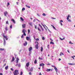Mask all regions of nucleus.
Returning a JSON list of instances; mask_svg holds the SVG:
<instances>
[{
	"instance_id": "1",
	"label": "nucleus",
	"mask_w": 75,
	"mask_h": 75,
	"mask_svg": "<svg viewBox=\"0 0 75 75\" xmlns=\"http://www.w3.org/2000/svg\"><path fill=\"white\" fill-rule=\"evenodd\" d=\"M13 74L14 75H18L19 74L18 70L17 69L15 70V71L13 72Z\"/></svg>"
},
{
	"instance_id": "2",
	"label": "nucleus",
	"mask_w": 75,
	"mask_h": 75,
	"mask_svg": "<svg viewBox=\"0 0 75 75\" xmlns=\"http://www.w3.org/2000/svg\"><path fill=\"white\" fill-rule=\"evenodd\" d=\"M25 32H27L26 30H25V29H23L22 30V33H23V35L24 36H26V34H25Z\"/></svg>"
},
{
	"instance_id": "3",
	"label": "nucleus",
	"mask_w": 75,
	"mask_h": 75,
	"mask_svg": "<svg viewBox=\"0 0 75 75\" xmlns=\"http://www.w3.org/2000/svg\"><path fill=\"white\" fill-rule=\"evenodd\" d=\"M3 37L4 38H6V40H8V38H7V36L4 35H4H3Z\"/></svg>"
},
{
	"instance_id": "4",
	"label": "nucleus",
	"mask_w": 75,
	"mask_h": 75,
	"mask_svg": "<svg viewBox=\"0 0 75 75\" xmlns=\"http://www.w3.org/2000/svg\"><path fill=\"white\" fill-rule=\"evenodd\" d=\"M7 14H8V12L7 11H6L5 12H4V15L6 17H7Z\"/></svg>"
},
{
	"instance_id": "5",
	"label": "nucleus",
	"mask_w": 75,
	"mask_h": 75,
	"mask_svg": "<svg viewBox=\"0 0 75 75\" xmlns=\"http://www.w3.org/2000/svg\"><path fill=\"white\" fill-rule=\"evenodd\" d=\"M33 49V47H30L29 49V51H31Z\"/></svg>"
},
{
	"instance_id": "6",
	"label": "nucleus",
	"mask_w": 75,
	"mask_h": 75,
	"mask_svg": "<svg viewBox=\"0 0 75 75\" xmlns=\"http://www.w3.org/2000/svg\"><path fill=\"white\" fill-rule=\"evenodd\" d=\"M19 61V58H18V57H17L16 63L17 64L18 63V62Z\"/></svg>"
},
{
	"instance_id": "7",
	"label": "nucleus",
	"mask_w": 75,
	"mask_h": 75,
	"mask_svg": "<svg viewBox=\"0 0 75 75\" xmlns=\"http://www.w3.org/2000/svg\"><path fill=\"white\" fill-rule=\"evenodd\" d=\"M44 65H45V64H44L43 63H42L40 64L39 66H40V67H42H42L43 66H44Z\"/></svg>"
},
{
	"instance_id": "8",
	"label": "nucleus",
	"mask_w": 75,
	"mask_h": 75,
	"mask_svg": "<svg viewBox=\"0 0 75 75\" xmlns=\"http://www.w3.org/2000/svg\"><path fill=\"white\" fill-rule=\"evenodd\" d=\"M30 65V64L29 62H28V63H27L26 64V66L27 67H28V66Z\"/></svg>"
},
{
	"instance_id": "9",
	"label": "nucleus",
	"mask_w": 75,
	"mask_h": 75,
	"mask_svg": "<svg viewBox=\"0 0 75 75\" xmlns=\"http://www.w3.org/2000/svg\"><path fill=\"white\" fill-rule=\"evenodd\" d=\"M11 21H13L14 24H16V21H14V20L13 19H12L11 20Z\"/></svg>"
},
{
	"instance_id": "10",
	"label": "nucleus",
	"mask_w": 75,
	"mask_h": 75,
	"mask_svg": "<svg viewBox=\"0 0 75 75\" xmlns=\"http://www.w3.org/2000/svg\"><path fill=\"white\" fill-rule=\"evenodd\" d=\"M25 24H23L22 25L23 28H24L25 27Z\"/></svg>"
},
{
	"instance_id": "11",
	"label": "nucleus",
	"mask_w": 75,
	"mask_h": 75,
	"mask_svg": "<svg viewBox=\"0 0 75 75\" xmlns=\"http://www.w3.org/2000/svg\"><path fill=\"white\" fill-rule=\"evenodd\" d=\"M25 42V43L23 44V45H24V46H26L27 44V42Z\"/></svg>"
},
{
	"instance_id": "12",
	"label": "nucleus",
	"mask_w": 75,
	"mask_h": 75,
	"mask_svg": "<svg viewBox=\"0 0 75 75\" xmlns=\"http://www.w3.org/2000/svg\"><path fill=\"white\" fill-rule=\"evenodd\" d=\"M4 29L6 31H8V28L6 26L5 28Z\"/></svg>"
},
{
	"instance_id": "13",
	"label": "nucleus",
	"mask_w": 75,
	"mask_h": 75,
	"mask_svg": "<svg viewBox=\"0 0 75 75\" xmlns=\"http://www.w3.org/2000/svg\"><path fill=\"white\" fill-rule=\"evenodd\" d=\"M38 44H36V45L35 46V48L36 49H38Z\"/></svg>"
},
{
	"instance_id": "14",
	"label": "nucleus",
	"mask_w": 75,
	"mask_h": 75,
	"mask_svg": "<svg viewBox=\"0 0 75 75\" xmlns=\"http://www.w3.org/2000/svg\"><path fill=\"white\" fill-rule=\"evenodd\" d=\"M69 64L70 65H75V64H74V63H69Z\"/></svg>"
},
{
	"instance_id": "15",
	"label": "nucleus",
	"mask_w": 75,
	"mask_h": 75,
	"mask_svg": "<svg viewBox=\"0 0 75 75\" xmlns=\"http://www.w3.org/2000/svg\"><path fill=\"white\" fill-rule=\"evenodd\" d=\"M14 60H15V58H14V57H12V60L11 61V62L14 61Z\"/></svg>"
},
{
	"instance_id": "16",
	"label": "nucleus",
	"mask_w": 75,
	"mask_h": 75,
	"mask_svg": "<svg viewBox=\"0 0 75 75\" xmlns=\"http://www.w3.org/2000/svg\"><path fill=\"white\" fill-rule=\"evenodd\" d=\"M8 66H7L5 67V69L6 70H7L8 69Z\"/></svg>"
},
{
	"instance_id": "17",
	"label": "nucleus",
	"mask_w": 75,
	"mask_h": 75,
	"mask_svg": "<svg viewBox=\"0 0 75 75\" xmlns=\"http://www.w3.org/2000/svg\"><path fill=\"white\" fill-rule=\"evenodd\" d=\"M54 68L55 71H56V72H57V71H58V69H57V67H55Z\"/></svg>"
},
{
	"instance_id": "18",
	"label": "nucleus",
	"mask_w": 75,
	"mask_h": 75,
	"mask_svg": "<svg viewBox=\"0 0 75 75\" xmlns=\"http://www.w3.org/2000/svg\"><path fill=\"white\" fill-rule=\"evenodd\" d=\"M34 63L35 64H36L37 63V60L36 59H35V61L34 62Z\"/></svg>"
},
{
	"instance_id": "19",
	"label": "nucleus",
	"mask_w": 75,
	"mask_h": 75,
	"mask_svg": "<svg viewBox=\"0 0 75 75\" xmlns=\"http://www.w3.org/2000/svg\"><path fill=\"white\" fill-rule=\"evenodd\" d=\"M26 38L27 40H28V41L29 40H30V38L28 37H27Z\"/></svg>"
},
{
	"instance_id": "20",
	"label": "nucleus",
	"mask_w": 75,
	"mask_h": 75,
	"mask_svg": "<svg viewBox=\"0 0 75 75\" xmlns=\"http://www.w3.org/2000/svg\"><path fill=\"white\" fill-rule=\"evenodd\" d=\"M33 71V68L32 67L30 69V71Z\"/></svg>"
},
{
	"instance_id": "21",
	"label": "nucleus",
	"mask_w": 75,
	"mask_h": 75,
	"mask_svg": "<svg viewBox=\"0 0 75 75\" xmlns=\"http://www.w3.org/2000/svg\"><path fill=\"white\" fill-rule=\"evenodd\" d=\"M46 71H47V72H50V71H51V69H47Z\"/></svg>"
},
{
	"instance_id": "22",
	"label": "nucleus",
	"mask_w": 75,
	"mask_h": 75,
	"mask_svg": "<svg viewBox=\"0 0 75 75\" xmlns=\"http://www.w3.org/2000/svg\"><path fill=\"white\" fill-rule=\"evenodd\" d=\"M20 19L22 21H24V19H23V18L22 17H21L20 18Z\"/></svg>"
},
{
	"instance_id": "23",
	"label": "nucleus",
	"mask_w": 75,
	"mask_h": 75,
	"mask_svg": "<svg viewBox=\"0 0 75 75\" xmlns=\"http://www.w3.org/2000/svg\"><path fill=\"white\" fill-rule=\"evenodd\" d=\"M68 16H67V20H69V16L70 15L69 14L68 15Z\"/></svg>"
},
{
	"instance_id": "24",
	"label": "nucleus",
	"mask_w": 75,
	"mask_h": 75,
	"mask_svg": "<svg viewBox=\"0 0 75 75\" xmlns=\"http://www.w3.org/2000/svg\"><path fill=\"white\" fill-rule=\"evenodd\" d=\"M0 51H4V49H2V48H0Z\"/></svg>"
},
{
	"instance_id": "25",
	"label": "nucleus",
	"mask_w": 75,
	"mask_h": 75,
	"mask_svg": "<svg viewBox=\"0 0 75 75\" xmlns=\"http://www.w3.org/2000/svg\"><path fill=\"white\" fill-rule=\"evenodd\" d=\"M64 55V53H63L62 52H60V56H61V55Z\"/></svg>"
},
{
	"instance_id": "26",
	"label": "nucleus",
	"mask_w": 75,
	"mask_h": 75,
	"mask_svg": "<svg viewBox=\"0 0 75 75\" xmlns=\"http://www.w3.org/2000/svg\"><path fill=\"white\" fill-rule=\"evenodd\" d=\"M38 31H41V30L39 27L38 28Z\"/></svg>"
},
{
	"instance_id": "27",
	"label": "nucleus",
	"mask_w": 75,
	"mask_h": 75,
	"mask_svg": "<svg viewBox=\"0 0 75 75\" xmlns=\"http://www.w3.org/2000/svg\"><path fill=\"white\" fill-rule=\"evenodd\" d=\"M28 24H29V25H30L31 26H33V25H32V23H29Z\"/></svg>"
},
{
	"instance_id": "28",
	"label": "nucleus",
	"mask_w": 75,
	"mask_h": 75,
	"mask_svg": "<svg viewBox=\"0 0 75 75\" xmlns=\"http://www.w3.org/2000/svg\"><path fill=\"white\" fill-rule=\"evenodd\" d=\"M51 26H52V27H53V28L54 29V30H56L55 28L54 27L53 25H51Z\"/></svg>"
},
{
	"instance_id": "29",
	"label": "nucleus",
	"mask_w": 75,
	"mask_h": 75,
	"mask_svg": "<svg viewBox=\"0 0 75 75\" xmlns=\"http://www.w3.org/2000/svg\"><path fill=\"white\" fill-rule=\"evenodd\" d=\"M26 6L27 7H28V8H30V6H28V5H26Z\"/></svg>"
},
{
	"instance_id": "30",
	"label": "nucleus",
	"mask_w": 75,
	"mask_h": 75,
	"mask_svg": "<svg viewBox=\"0 0 75 75\" xmlns=\"http://www.w3.org/2000/svg\"><path fill=\"white\" fill-rule=\"evenodd\" d=\"M42 51H43V48L42 47L41 49V52H42Z\"/></svg>"
},
{
	"instance_id": "31",
	"label": "nucleus",
	"mask_w": 75,
	"mask_h": 75,
	"mask_svg": "<svg viewBox=\"0 0 75 75\" xmlns=\"http://www.w3.org/2000/svg\"><path fill=\"white\" fill-rule=\"evenodd\" d=\"M50 44H53H53H54V42H50Z\"/></svg>"
},
{
	"instance_id": "32",
	"label": "nucleus",
	"mask_w": 75,
	"mask_h": 75,
	"mask_svg": "<svg viewBox=\"0 0 75 75\" xmlns=\"http://www.w3.org/2000/svg\"><path fill=\"white\" fill-rule=\"evenodd\" d=\"M28 34H30V29L28 30Z\"/></svg>"
},
{
	"instance_id": "33",
	"label": "nucleus",
	"mask_w": 75,
	"mask_h": 75,
	"mask_svg": "<svg viewBox=\"0 0 75 75\" xmlns=\"http://www.w3.org/2000/svg\"><path fill=\"white\" fill-rule=\"evenodd\" d=\"M42 16H46V14H45L44 13L42 14Z\"/></svg>"
},
{
	"instance_id": "34",
	"label": "nucleus",
	"mask_w": 75,
	"mask_h": 75,
	"mask_svg": "<svg viewBox=\"0 0 75 75\" xmlns=\"http://www.w3.org/2000/svg\"><path fill=\"white\" fill-rule=\"evenodd\" d=\"M20 75H23V72L22 71H21Z\"/></svg>"
},
{
	"instance_id": "35",
	"label": "nucleus",
	"mask_w": 75,
	"mask_h": 75,
	"mask_svg": "<svg viewBox=\"0 0 75 75\" xmlns=\"http://www.w3.org/2000/svg\"><path fill=\"white\" fill-rule=\"evenodd\" d=\"M69 44H73V43H72V42H71V41H70L69 42Z\"/></svg>"
},
{
	"instance_id": "36",
	"label": "nucleus",
	"mask_w": 75,
	"mask_h": 75,
	"mask_svg": "<svg viewBox=\"0 0 75 75\" xmlns=\"http://www.w3.org/2000/svg\"><path fill=\"white\" fill-rule=\"evenodd\" d=\"M52 67H53V68H55L56 67H55V66H53V65H52Z\"/></svg>"
},
{
	"instance_id": "37",
	"label": "nucleus",
	"mask_w": 75,
	"mask_h": 75,
	"mask_svg": "<svg viewBox=\"0 0 75 75\" xmlns=\"http://www.w3.org/2000/svg\"><path fill=\"white\" fill-rule=\"evenodd\" d=\"M25 10V8H23L22 9V11H24Z\"/></svg>"
},
{
	"instance_id": "38",
	"label": "nucleus",
	"mask_w": 75,
	"mask_h": 75,
	"mask_svg": "<svg viewBox=\"0 0 75 75\" xmlns=\"http://www.w3.org/2000/svg\"><path fill=\"white\" fill-rule=\"evenodd\" d=\"M42 40H45V38L44 37H42Z\"/></svg>"
},
{
	"instance_id": "39",
	"label": "nucleus",
	"mask_w": 75,
	"mask_h": 75,
	"mask_svg": "<svg viewBox=\"0 0 75 75\" xmlns=\"http://www.w3.org/2000/svg\"><path fill=\"white\" fill-rule=\"evenodd\" d=\"M9 5H10V3L8 2L7 3V6H9Z\"/></svg>"
},
{
	"instance_id": "40",
	"label": "nucleus",
	"mask_w": 75,
	"mask_h": 75,
	"mask_svg": "<svg viewBox=\"0 0 75 75\" xmlns=\"http://www.w3.org/2000/svg\"><path fill=\"white\" fill-rule=\"evenodd\" d=\"M6 24H8V21H7L6 22Z\"/></svg>"
},
{
	"instance_id": "41",
	"label": "nucleus",
	"mask_w": 75,
	"mask_h": 75,
	"mask_svg": "<svg viewBox=\"0 0 75 75\" xmlns=\"http://www.w3.org/2000/svg\"><path fill=\"white\" fill-rule=\"evenodd\" d=\"M12 25H11L10 26V28H12Z\"/></svg>"
},
{
	"instance_id": "42",
	"label": "nucleus",
	"mask_w": 75,
	"mask_h": 75,
	"mask_svg": "<svg viewBox=\"0 0 75 75\" xmlns=\"http://www.w3.org/2000/svg\"><path fill=\"white\" fill-rule=\"evenodd\" d=\"M60 39L61 40H64V38H63V39H62L60 37Z\"/></svg>"
},
{
	"instance_id": "43",
	"label": "nucleus",
	"mask_w": 75,
	"mask_h": 75,
	"mask_svg": "<svg viewBox=\"0 0 75 75\" xmlns=\"http://www.w3.org/2000/svg\"><path fill=\"white\" fill-rule=\"evenodd\" d=\"M6 40H4V44H6Z\"/></svg>"
},
{
	"instance_id": "44",
	"label": "nucleus",
	"mask_w": 75,
	"mask_h": 75,
	"mask_svg": "<svg viewBox=\"0 0 75 75\" xmlns=\"http://www.w3.org/2000/svg\"><path fill=\"white\" fill-rule=\"evenodd\" d=\"M21 38H24V36L23 35H22L21 36Z\"/></svg>"
},
{
	"instance_id": "45",
	"label": "nucleus",
	"mask_w": 75,
	"mask_h": 75,
	"mask_svg": "<svg viewBox=\"0 0 75 75\" xmlns=\"http://www.w3.org/2000/svg\"><path fill=\"white\" fill-rule=\"evenodd\" d=\"M11 71H14V70H13V68H11Z\"/></svg>"
},
{
	"instance_id": "46",
	"label": "nucleus",
	"mask_w": 75,
	"mask_h": 75,
	"mask_svg": "<svg viewBox=\"0 0 75 75\" xmlns=\"http://www.w3.org/2000/svg\"><path fill=\"white\" fill-rule=\"evenodd\" d=\"M39 26H40V27H41V28H42V27L41 25H40V24H39Z\"/></svg>"
},
{
	"instance_id": "47",
	"label": "nucleus",
	"mask_w": 75,
	"mask_h": 75,
	"mask_svg": "<svg viewBox=\"0 0 75 75\" xmlns=\"http://www.w3.org/2000/svg\"><path fill=\"white\" fill-rule=\"evenodd\" d=\"M36 41H39V39L38 38H37L35 39Z\"/></svg>"
},
{
	"instance_id": "48",
	"label": "nucleus",
	"mask_w": 75,
	"mask_h": 75,
	"mask_svg": "<svg viewBox=\"0 0 75 75\" xmlns=\"http://www.w3.org/2000/svg\"><path fill=\"white\" fill-rule=\"evenodd\" d=\"M39 59H41V60H42V58H40V57H39Z\"/></svg>"
},
{
	"instance_id": "49",
	"label": "nucleus",
	"mask_w": 75,
	"mask_h": 75,
	"mask_svg": "<svg viewBox=\"0 0 75 75\" xmlns=\"http://www.w3.org/2000/svg\"><path fill=\"white\" fill-rule=\"evenodd\" d=\"M42 28V31H44V29H43V28H42H42Z\"/></svg>"
},
{
	"instance_id": "50",
	"label": "nucleus",
	"mask_w": 75,
	"mask_h": 75,
	"mask_svg": "<svg viewBox=\"0 0 75 75\" xmlns=\"http://www.w3.org/2000/svg\"><path fill=\"white\" fill-rule=\"evenodd\" d=\"M43 27H44V28H45V30H47V28H46L45 27V26H44V25H43Z\"/></svg>"
},
{
	"instance_id": "51",
	"label": "nucleus",
	"mask_w": 75,
	"mask_h": 75,
	"mask_svg": "<svg viewBox=\"0 0 75 75\" xmlns=\"http://www.w3.org/2000/svg\"><path fill=\"white\" fill-rule=\"evenodd\" d=\"M35 28L36 29H37V26L35 25Z\"/></svg>"
},
{
	"instance_id": "52",
	"label": "nucleus",
	"mask_w": 75,
	"mask_h": 75,
	"mask_svg": "<svg viewBox=\"0 0 75 75\" xmlns=\"http://www.w3.org/2000/svg\"><path fill=\"white\" fill-rule=\"evenodd\" d=\"M71 57L72 58H73V59H74V56H71Z\"/></svg>"
},
{
	"instance_id": "53",
	"label": "nucleus",
	"mask_w": 75,
	"mask_h": 75,
	"mask_svg": "<svg viewBox=\"0 0 75 75\" xmlns=\"http://www.w3.org/2000/svg\"><path fill=\"white\" fill-rule=\"evenodd\" d=\"M60 22H63V20H61V21H60Z\"/></svg>"
},
{
	"instance_id": "54",
	"label": "nucleus",
	"mask_w": 75,
	"mask_h": 75,
	"mask_svg": "<svg viewBox=\"0 0 75 75\" xmlns=\"http://www.w3.org/2000/svg\"><path fill=\"white\" fill-rule=\"evenodd\" d=\"M29 75H31V72H29Z\"/></svg>"
},
{
	"instance_id": "55",
	"label": "nucleus",
	"mask_w": 75,
	"mask_h": 75,
	"mask_svg": "<svg viewBox=\"0 0 75 75\" xmlns=\"http://www.w3.org/2000/svg\"><path fill=\"white\" fill-rule=\"evenodd\" d=\"M61 59H60V58H59V59H58V61H61Z\"/></svg>"
},
{
	"instance_id": "56",
	"label": "nucleus",
	"mask_w": 75,
	"mask_h": 75,
	"mask_svg": "<svg viewBox=\"0 0 75 75\" xmlns=\"http://www.w3.org/2000/svg\"><path fill=\"white\" fill-rule=\"evenodd\" d=\"M6 64H5L3 66V67H4L5 66H6Z\"/></svg>"
},
{
	"instance_id": "57",
	"label": "nucleus",
	"mask_w": 75,
	"mask_h": 75,
	"mask_svg": "<svg viewBox=\"0 0 75 75\" xmlns=\"http://www.w3.org/2000/svg\"><path fill=\"white\" fill-rule=\"evenodd\" d=\"M60 24H61V25L62 26L63 25L62 24V23H60Z\"/></svg>"
},
{
	"instance_id": "58",
	"label": "nucleus",
	"mask_w": 75,
	"mask_h": 75,
	"mask_svg": "<svg viewBox=\"0 0 75 75\" xmlns=\"http://www.w3.org/2000/svg\"><path fill=\"white\" fill-rule=\"evenodd\" d=\"M49 46H50V45H48L47 46V47L48 48H49Z\"/></svg>"
},
{
	"instance_id": "59",
	"label": "nucleus",
	"mask_w": 75,
	"mask_h": 75,
	"mask_svg": "<svg viewBox=\"0 0 75 75\" xmlns=\"http://www.w3.org/2000/svg\"><path fill=\"white\" fill-rule=\"evenodd\" d=\"M0 75H3V74L1 73H0Z\"/></svg>"
},
{
	"instance_id": "60",
	"label": "nucleus",
	"mask_w": 75,
	"mask_h": 75,
	"mask_svg": "<svg viewBox=\"0 0 75 75\" xmlns=\"http://www.w3.org/2000/svg\"><path fill=\"white\" fill-rule=\"evenodd\" d=\"M52 18V19H56L55 18Z\"/></svg>"
},
{
	"instance_id": "61",
	"label": "nucleus",
	"mask_w": 75,
	"mask_h": 75,
	"mask_svg": "<svg viewBox=\"0 0 75 75\" xmlns=\"http://www.w3.org/2000/svg\"><path fill=\"white\" fill-rule=\"evenodd\" d=\"M37 44H38V42H37Z\"/></svg>"
},
{
	"instance_id": "62",
	"label": "nucleus",
	"mask_w": 75,
	"mask_h": 75,
	"mask_svg": "<svg viewBox=\"0 0 75 75\" xmlns=\"http://www.w3.org/2000/svg\"><path fill=\"white\" fill-rule=\"evenodd\" d=\"M39 75H42V74H41V73H40Z\"/></svg>"
},
{
	"instance_id": "63",
	"label": "nucleus",
	"mask_w": 75,
	"mask_h": 75,
	"mask_svg": "<svg viewBox=\"0 0 75 75\" xmlns=\"http://www.w3.org/2000/svg\"><path fill=\"white\" fill-rule=\"evenodd\" d=\"M35 20H34L33 21V22H35Z\"/></svg>"
},
{
	"instance_id": "64",
	"label": "nucleus",
	"mask_w": 75,
	"mask_h": 75,
	"mask_svg": "<svg viewBox=\"0 0 75 75\" xmlns=\"http://www.w3.org/2000/svg\"><path fill=\"white\" fill-rule=\"evenodd\" d=\"M29 40H30V42H31V39H30V38L29 39Z\"/></svg>"
}]
</instances>
